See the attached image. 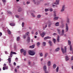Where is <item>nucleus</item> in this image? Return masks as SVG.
I'll return each mask as SVG.
<instances>
[{"mask_svg":"<svg viewBox=\"0 0 73 73\" xmlns=\"http://www.w3.org/2000/svg\"><path fill=\"white\" fill-rule=\"evenodd\" d=\"M55 51H59V50H60V48H58L56 49L55 50Z\"/></svg>","mask_w":73,"mask_h":73,"instance_id":"obj_29","label":"nucleus"},{"mask_svg":"<svg viewBox=\"0 0 73 73\" xmlns=\"http://www.w3.org/2000/svg\"><path fill=\"white\" fill-rule=\"evenodd\" d=\"M50 38H51V37L49 36H47L44 37V40H47V39H50Z\"/></svg>","mask_w":73,"mask_h":73,"instance_id":"obj_7","label":"nucleus"},{"mask_svg":"<svg viewBox=\"0 0 73 73\" xmlns=\"http://www.w3.org/2000/svg\"><path fill=\"white\" fill-rule=\"evenodd\" d=\"M66 32H68V29H69V28H68V24L67 23L66 24Z\"/></svg>","mask_w":73,"mask_h":73,"instance_id":"obj_8","label":"nucleus"},{"mask_svg":"<svg viewBox=\"0 0 73 73\" xmlns=\"http://www.w3.org/2000/svg\"><path fill=\"white\" fill-rule=\"evenodd\" d=\"M8 61L9 64H11V58H9L8 59Z\"/></svg>","mask_w":73,"mask_h":73,"instance_id":"obj_11","label":"nucleus"},{"mask_svg":"<svg viewBox=\"0 0 73 73\" xmlns=\"http://www.w3.org/2000/svg\"><path fill=\"white\" fill-rule=\"evenodd\" d=\"M52 7H55V5H54V4H52Z\"/></svg>","mask_w":73,"mask_h":73,"instance_id":"obj_63","label":"nucleus"},{"mask_svg":"<svg viewBox=\"0 0 73 73\" xmlns=\"http://www.w3.org/2000/svg\"><path fill=\"white\" fill-rule=\"evenodd\" d=\"M70 51H72V45L70 46Z\"/></svg>","mask_w":73,"mask_h":73,"instance_id":"obj_23","label":"nucleus"},{"mask_svg":"<svg viewBox=\"0 0 73 73\" xmlns=\"http://www.w3.org/2000/svg\"><path fill=\"white\" fill-rule=\"evenodd\" d=\"M16 17H17V18H19V16L17 15H16Z\"/></svg>","mask_w":73,"mask_h":73,"instance_id":"obj_49","label":"nucleus"},{"mask_svg":"<svg viewBox=\"0 0 73 73\" xmlns=\"http://www.w3.org/2000/svg\"><path fill=\"white\" fill-rule=\"evenodd\" d=\"M48 55V53L47 52H46L44 55V57H46Z\"/></svg>","mask_w":73,"mask_h":73,"instance_id":"obj_31","label":"nucleus"},{"mask_svg":"<svg viewBox=\"0 0 73 73\" xmlns=\"http://www.w3.org/2000/svg\"><path fill=\"white\" fill-rule=\"evenodd\" d=\"M54 17H56V12H54Z\"/></svg>","mask_w":73,"mask_h":73,"instance_id":"obj_43","label":"nucleus"},{"mask_svg":"<svg viewBox=\"0 0 73 73\" xmlns=\"http://www.w3.org/2000/svg\"><path fill=\"white\" fill-rule=\"evenodd\" d=\"M50 12H52L53 11V9H52V8L50 9Z\"/></svg>","mask_w":73,"mask_h":73,"instance_id":"obj_48","label":"nucleus"},{"mask_svg":"<svg viewBox=\"0 0 73 73\" xmlns=\"http://www.w3.org/2000/svg\"><path fill=\"white\" fill-rule=\"evenodd\" d=\"M48 11V9H45V12H47V11Z\"/></svg>","mask_w":73,"mask_h":73,"instance_id":"obj_47","label":"nucleus"},{"mask_svg":"<svg viewBox=\"0 0 73 73\" xmlns=\"http://www.w3.org/2000/svg\"><path fill=\"white\" fill-rule=\"evenodd\" d=\"M35 44H33L32 46H30V48L31 49H33L34 48H35Z\"/></svg>","mask_w":73,"mask_h":73,"instance_id":"obj_9","label":"nucleus"},{"mask_svg":"<svg viewBox=\"0 0 73 73\" xmlns=\"http://www.w3.org/2000/svg\"><path fill=\"white\" fill-rule=\"evenodd\" d=\"M7 32L8 34L9 35H11V31L9 30V29H7Z\"/></svg>","mask_w":73,"mask_h":73,"instance_id":"obj_10","label":"nucleus"},{"mask_svg":"<svg viewBox=\"0 0 73 73\" xmlns=\"http://www.w3.org/2000/svg\"><path fill=\"white\" fill-rule=\"evenodd\" d=\"M22 11V9L21 8L19 9H18V11L19 12H20Z\"/></svg>","mask_w":73,"mask_h":73,"instance_id":"obj_27","label":"nucleus"},{"mask_svg":"<svg viewBox=\"0 0 73 73\" xmlns=\"http://www.w3.org/2000/svg\"><path fill=\"white\" fill-rule=\"evenodd\" d=\"M11 52V53H12L13 54H17L15 52H13L12 51Z\"/></svg>","mask_w":73,"mask_h":73,"instance_id":"obj_32","label":"nucleus"},{"mask_svg":"<svg viewBox=\"0 0 73 73\" xmlns=\"http://www.w3.org/2000/svg\"><path fill=\"white\" fill-rule=\"evenodd\" d=\"M58 69H59V67H57V68L56 69V72H58Z\"/></svg>","mask_w":73,"mask_h":73,"instance_id":"obj_30","label":"nucleus"},{"mask_svg":"<svg viewBox=\"0 0 73 73\" xmlns=\"http://www.w3.org/2000/svg\"><path fill=\"white\" fill-rule=\"evenodd\" d=\"M53 40L54 43V44H56V39H55L53 38Z\"/></svg>","mask_w":73,"mask_h":73,"instance_id":"obj_35","label":"nucleus"},{"mask_svg":"<svg viewBox=\"0 0 73 73\" xmlns=\"http://www.w3.org/2000/svg\"><path fill=\"white\" fill-rule=\"evenodd\" d=\"M3 70H5V67H3Z\"/></svg>","mask_w":73,"mask_h":73,"instance_id":"obj_57","label":"nucleus"},{"mask_svg":"<svg viewBox=\"0 0 73 73\" xmlns=\"http://www.w3.org/2000/svg\"><path fill=\"white\" fill-rule=\"evenodd\" d=\"M64 50L62 48H61V50L62 51V52L63 54H64L65 53H66V46L64 47Z\"/></svg>","mask_w":73,"mask_h":73,"instance_id":"obj_2","label":"nucleus"},{"mask_svg":"<svg viewBox=\"0 0 73 73\" xmlns=\"http://www.w3.org/2000/svg\"><path fill=\"white\" fill-rule=\"evenodd\" d=\"M36 44L37 46H40V42H38Z\"/></svg>","mask_w":73,"mask_h":73,"instance_id":"obj_28","label":"nucleus"},{"mask_svg":"<svg viewBox=\"0 0 73 73\" xmlns=\"http://www.w3.org/2000/svg\"><path fill=\"white\" fill-rule=\"evenodd\" d=\"M40 56H42V53H41L40 54Z\"/></svg>","mask_w":73,"mask_h":73,"instance_id":"obj_51","label":"nucleus"},{"mask_svg":"<svg viewBox=\"0 0 73 73\" xmlns=\"http://www.w3.org/2000/svg\"><path fill=\"white\" fill-rule=\"evenodd\" d=\"M22 27H24V23L23 22L22 23Z\"/></svg>","mask_w":73,"mask_h":73,"instance_id":"obj_41","label":"nucleus"},{"mask_svg":"<svg viewBox=\"0 0 73 73\" xmlns=\"http://www.w3.org/2000/svg\"><path fill=\"white\" fill-rule=\"evenodd\" d=\"M54 4L57 5L59 4V0H56V2L53 3Z\"/></svg>","mask_w":73,"mask_h":73,"instance_id":"obj_4","label":"nucleus"},{"mask_svg":"<svg viewBox=\"0 0 73 73\" xmlns=\"http://www.w3.org/2000/svg\"><path fill=\"white\" fill-rule=\"evenodd\" d=\"M5 69H8V66H6L5 67Z\"/></svg>","mask_w":73,"mask_h":73,"instance_id":"obj_62","label":"nucleus"},{"mask_svg":"<svg viewBox=\"0 0 73 73\" xmlns=\"http://www.w3.org/2000/svg\"><path fill=\"white\" fill-rule=\"evenodd\" d=\"M42 44L43 46H46V43L45 42H43Z\"/></svg>","mask_w":73,"mask_h":73,"instance_id":"obj_20","label":"nucleus"},{"mask_svg":"<svg viewBox=\"0 0 73 73\" xmlns=\"http://www.w3.org/2000/svg\"><path fill=\"white\" fill-rule=\"evenodd\" d=\"M67 21L68 23H69V19H68V20Z\"/></svg>","mask_w":73,"mask_h":73,"instance_id":"obj_56","label":"nucleus"},{"mask_svg":"<svg viewBox=\"0 0 73 73\" xmlns=\"http://www.w3.org/2000/svg\"><path fill=\"white\" fill-rule=\"evenodd\" d=\"M20 51L21 53H23L24 52V50L22 48L20 50Z\"/></svg>","mask_w":73,"mask_h":73,"instance_id":"obj_34","label":"nucleus"},{"mask_svg":"<svg viewBox=\"0 0 73 73\" xmlns=\"http://www.w3.org/2000/svg\"><path fill=\"white\" fill-rule=\"evenodd\" d=\"M31 15L32 16L34 17H35V15H34V14H33V13H31Z\"/></svg>","mask_w":73,"mask_h":73,"instance_id":"obj_38","label":"nucleus"},{"mask_svg":"<svg viewBox=\"0 0 73 73\" xmlns=\"http://www.w3.org/2000/svg\"><path fill=\"white\" fill-rule=\"evenodd\" d=\"M17 69H19L20 68V66H17Z\"/></svg>","mask_w":73,"mask_h":73,"instance_id":"obj_50","label":"nucleus"},{"mask_svg":"<svg viewBox=\"0 0 73 73\" xmlns=\"http://www.w3.org/2000/svg\"><path fill=\"white\" fill-rule=\"evenodd\" d=\"M56 26V27H58L59 26V23L58 22H56L55 24Z\"/></svg>","mask_w":73,"mask_h":73,"instance_id":"obj_18","label":"nucleus"},{"mask_svg":"<svg viewBox=\"0 0 73 73\" xmlns=\"http://www.w3.org/2000/svg\"><path fill=\"white\" fill-rule=\"evenodd\" d=\"M17 41H19V40H20V37L19 36L17 37Z\"/></svg>","mask_w":73,"mask_h":73,"instance_id":"obj_40","label":"nucleus"},{"mask_svg":"<svg viewBox=\"0 0 73 73\" xmlns=\"http://www.w3.org/2000/svg\"><path fill=\"white\" fill-rule=\"evenodd\" d=\"M35 1H36V0H33V2L35 4H36V2H35Z\"/></svg>","mask_w":73,"mask_h":73,"instance_id":"obj_45","label":"nucleus"},{"mask_svg":"<svg viewBox=\"0 0 73 73\" xmlns=\"http://www.w3.org/2000/svg\"><path fill=\"white\" fill-rule=\"evenodd\" d=\"M59 35H61V30L59 29H57Z\"/></svg>","mask_w":73,"mask_h":73,"instance_id":"obj_16","label":"nucleus"},{"mask_svg":"<svg viewBox=\"0 0 73 73\" xmlns=\"http://www.w3.org/2000/svg\"><path fill=\"white\" fill-rule=\"evenodd\" d=\"M45 32H43V33H42L41 34H40V36L42 37H44V36H45Z\"/></svg>","mask_w":73,"mask_h":73,"instance_id":"obj_3","label":"nucleus"},{"mask_svg":"<svg viewBox=\"0 0 73 73\" xmlns=\"http://www.w3.org/2000/svg\"><path fill=\"white\" fill-rule=\"evenodd\" d=\"M12 54H13L11 52L10 54V56L11 57H12V56H13V55H12Z\"/></svg>","mask_w":73,"mask_h":73,"instance_id":"obj_37","label":"nucleus"},{"mask_svg":"<svg viewBox=\"0 0 73 73\" xmlns=\"http://www.w3.org/2000/svg\"><path fill=\"white\" fill-rule=\"evenodd\" d=\"M65 10V5H64L62 7V9L61 10V12H64Z\"/></svg>","mask_w":73,"mask_h":73,"instance_id":"obj_6","label":"nucleus"},{"mask_svg":"<svg viewBox=\"0 0 73 73\" xmlns=\"http://www.w3.org/2000/svg\"><path fill=\"white\" fill-rule=\"evenodd\" d=\"M68 45H70L71 44V42L70 40H68Z\"/></svg>","mask_w":73,"mask_h":73,"instance_id":"obj_24","label":"nucleus"},{"mask_svg":"<svg viewBox=\"0 0 73 73\" xmlns=\"http://www.w3.org/2000/svg\"><path fill=\"white\" fill-rule=\"evenodd\" d=\"M28 53L30 56H34L36 54V52L32 50H30L29 51Z\"/></svg>","mask_w":73,"mask_h":73,"instance_id":"obj_1","label":"nucleus"},{"mask_svg":"<svg viewBox=\"0 0 73 73\" xmlns=\"http://www.w3.org/2000/svg\"><path fill=\"white\" fill-rule=\"evenodd\" d=\"M23 52V55L24 56H25V55L27 53V51L25 50H24Z\"/></svg>","mask_w":73,"mask_h":73,"instance_id":"obj_17","label":"nucleus"},{"mask_svg":"<svg viewBox=\"0 0 73 73\" xmlns=\"http://www.w3.org/2000/svg\"><path fill=\"white\" fill-rule=\"evenodd\" d=\"M43 69L44 71L46 70V66L45 65H44L43 66Z\"/></svg>","mask_w":73,"mask_h":73,"instance_id":"obj_13","label":"nucleus"},{"mask_svg":"<svg viewBox=\"0 0 73 73\" xmlns=\"http://www.w3.org/2000/svg\"><path fill=\"white\" fill-rule=\"evenodd\" d=\"M28 64L29 65H31V62H30V61H29L28 62Z\"/></svg>","mask_w":73,"mask_h":73,"instance_id":"obj_53","label":"nucleus"},{"mask_svg":"<svg viewBox=\"0 0 73 73\" xmlns=\"http://www.w3.org/2000/svg\"><path fill=\"white\" fill-rule=\"evenodd\" d=\"M29 32H28V33L26 34V35H27V36H28V35H29Z\"/></svg>","mask_w":73,"mask_h":73,"instance_id":"obj_46","label":"nucleus"},{"mask_svg":"<svg viewBox=\"0 0 73 73\" xmlns=\"http://www.w3.org/2000/svg\"><path fill=\"white\" fill-rule=\"evenodd\" d=\"M37 18H40V17H41V15H38L37 16Z\"/></svg>","mask_w":73,"mask_h":73,"instance_id":"obj_36","label":"nucleus"},{"mask_svg":"<svg viewBox=\"0 0 73 73\" xmlns=\"http://www.w3.org/2000/svg\"><path fill=\"white\" fill-rule=\"evenodd\" d=\"M64 35V33H62L61 35L63 36Z\"/></svg>","mask_w":73,"mask_h":73,"instance_id":"obj_61","label":"nucleus"},{"mask_svg":"<svg viewBox=\"0 0 73 73\" xmlns=\"http://www.w3.org/2000/svg\"><path fill=\"white\" fill-rule=\"evenodd\" d=\"M62 33H64V29L62 30Z\"/></svg>","mask_w":73,"mask_h":73,"instance_id":"obj_55","label":"nucleus"},{"mask_svg":"<svg viewBox=\"0 0 73 73\" xmlns=\"http://www.w3.org/2000/svg\"><path fill=\"white\" fill-rule=\"evenodd\" d=\"M3 3H6V1L5 0H1Z\"/></svg>","mask_w":73,"mask_h":73,"instance_id":"obj_39","label":"nucleus"},{"mask_svg":"<svg viewBox=\"0 0 73 73\" xmlns=\"http://www.w3.org/2000/svg\"><path fill=\"white\" fill-rule=\"evenodd\" d=\"M17 47L16 46V45H15L14 46V49H16Z\"/></svg>","mask_w":73,"mask_h":73,"instance_id":"obj_44","label":"nucleus"},{"mask_svg":"<svg viewBox=\"0 0 73 73\" xmlns=\"http://www.w3.org/2000/svg\"><path fill=\"white\" fill-rule=\"evenodd\" d=\"M29 3H30V2H27L26 4H29Z\"/></svg>","mask_w":73,"mask_h":73,"instance_id":"obj_54","label":"nucleus"},{"mask_svg":"<svg viewBox=\"0 0 73 73\" xmlns=\"http://www.w3.org/2000/svg\"><path fill=\"white\" fill-rule=\"evenodd\" d=\"M59 38H60V36H59L58 35V37L57 38V41L58 42H60V39Z\"/></svg>","mask_w":73,"mask_h":73,"instance_id":"obj_12","label":"nucleus"},{"mask_svg":"<svg viewBox=\"0 0 73 73\" xmlns=\"http://www.w3.org/2000/svg\"><path fill=\"white\" fill-rule=\"evenodd\" d=\"M15 72H17V69H15Z\"/></svg>","mask_w":73,"mask_h":73,"instance_id":"obj_52","label":"nucleus"},{"mask_svg":"<svg viewBox=\"0 0 73 73\" xmlns=\"http://www.w3.org/2000/svg\"><path fill=\"white\" fill-rule=\"evenodd\" d=\"M9 25H11V26H12V27L15 25V24L14 23H10L9 24Z\"/></svg>","mask_w":73,"mask_h":73,"instance_id":"obj_15","label":"nucleus"},{"mask_svg":"<svg viewBox=\"0 0 73 73\" xmlns=\"http://www.w3.org/2000/svg\"><path fill=\"white\" fill-rule=\"evenodd\" d=\"M7 13H8L10 15H11L12 14V13L9 11H7Z\"/></svg>","mask_w":73,"mask_h":73,"instance_id":"obj_25","label":"nucleus"},{"mask_svg":"<svg viewBox=\"0 0 73 73\" xmlns=\"http://www.w3.org/2000/svg\"><path fill=\"white\" fill-rule=\"evenodd\" d=\"M69 60V58H68V56H66V61H68Z\"/></svg>","mask_w":73,"mask_h":73,"instance_id":"obj_22","label":"nucleus"},{"mask_svg":"<svg viewBox=\"0 0 73 73\" xmlns=\"http://www.w3.org/2000/svg\"><path fill=\"white\" fill-rule=\"evenodd\" d=\"M53 35H57V34L56 33H54L53 34Z\"/></svg>","mask_w":73,"mask_h":73,"instance_id":"obj_59","label":"nucleus"},{"mask_svg":"<svg viewBox=\"0 0 73 73\" xmlns=\"http://www.w3.org/2000/svg\"><path fill=\"white\" fill-rule=\"evenodd\" d=\"M48 43H49L50 46H52L53 45V44L52 43V41L50 40L48 41Z\"/></svg>","mask_w":73,"mask_h":73,"instance_id":"obj_5","label":"nucleus"},{"mask_svg":"<svg viewBox=\"0 0 73 73\" xmlns=\"http://www.w3.org/2000/svg\"><path fill=\"white\" fill-rule=\"evenodd\" d=\"M45 73H48V72L46 71H46H45Z\"/></svg>","mask_w":73,"mask_h":73,"instance_id":"obj_64","label":"nucleus"},{"mask_svg":"<svg viewBox=\"0 0 73 73\" xmlns=\"http://www.w3.org/2000/svg\"><path fill=\"white\" fill-rule=\"evenodd\" d=\"M2 36V33L0 32V36Z\"/></svg>","mask_w":73,"mask_h":73,"instance_id":"obj_60","label":"nucleus"},{"mask_svg":"<svg viewBox=\"0 0 73 73\" xmlns=\"http://www.w3.org/2000/svg\"><path fill=\"white\" fill-rule=\"evenodd\" d=\"M70 60H71V61H73V56H72L71 57Z\"/></svg>","mask_w":73,"mask_h":73,"instance_id":"obj_42","label":"nucleus"},{"mask_svg":"<svg viewBox=\"0 0 73 73\" xmlns=\"http://www.w3.org/2000/svg\"><path fill=\"white\" fill-rule=\"evenodd\" d=\"M48 23H49L48 27H50V25H52V23H51V22L50 21H48Z\"/></svg>","mask_w":73,"mask_h":73,"instance_id":"obj_14","label":"nucleus"},{"mask_svg":"<svg viewBox=\"0 0 73 73\" xmlns=\"http://www.w3.org/2000/svg\"><path fill=\"white\" fill-rule=\"evenodd\" d=\"M27 41L29 42H30V37H28Z\"/></svg>","mask_w":73,"mask_h":73,"instance_id":"obj_26","label":"nucleus"},{"mask_svg":"<svg viewBox=\"0 0 73 73\" xmlns=\"http://www.w3.org/2000/svg\"><path fill=\"white\" fill-rule=\"evenodd\" d=\"M23 5H25V3L24 2H23Z\"/></svg>","mask_w":73,"mask_h":73,"instance_id":"obj_58","label":"nucleus"},{"mask_svg":"<svg viewBox=\"0 0 73 73\" xmlns=\"http://www.w3.org/2000/svg\"><path fill=\"white\" fill-rule=\"evenodd\" d=\"M48 66H50V61H49L48 62Z\"/></svg>","mask_w":73,"mask_h":73,"instance_id":"obj_21","label":"nucleus"},{"mask_svg":"<svg viewBox=\"0 0 73 73\" xmlns=\"http://www.w3.org/2000/svg\"><path fill=\"white\" fill-rule=\"evenodd\" d=\"M58 19V17H54V20L56 21V20H57Z\"/></svg>","mask_w":73,"mask_h":73,"instance_id":"obj_19","label":"nucleus"},{"mask_svg":"<svg viewBox=\"0 0 73 73\" xmlns=\"http://www.w3.org/2000/svg\"><path fill=\"white\" fill-rule=\"evenodd\" d=\"M56 67V65L55 64L53 65V68L54 69H55Z\"/></svg>","mask_w":73,"mask_h":73,"instance_id":"obj_33","label":"nucleus"}]
</instances>
